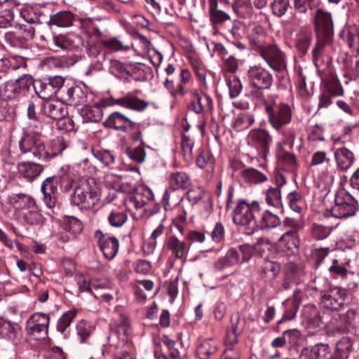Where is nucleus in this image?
<instances>
[{"label": "nucleus", "instance_id": "dca6fc26", "mask_svg": "<svg viewBox=\"0 0 359 359\" xmlns=\"http://www.w3.org/2000/svg\"><path fill=\"white\" fill-rule=\"evenodd\" d=\"M0 336L18 345L22 340V331L18 323L0 317Z\"/></svg>", "mask_w": 359, "mask_h": 359}, {"label": "nucleus", "instance_id": "c03bdc74", "mask_svg": "<svg viewBox=\"0 0 359 359\" xmlns=\"http://www.w3.org/2000/svg\"><path fill=\"white\" fill-rule=\"evenodd\" d=\"M325 88L326 92L333 97H341L344 94V88L339 80L334 76H331L325 82Z\"/></svg>", "mask_w": 359, "mask_h": 359}, {"label": "nucleus", "instance_id": "49530a36", "mask_svg": "<svg viewBox=\"0 0 359 359\" xmlns=\"http://www.w3.org/2000/svg\"><path fill=\"white\" fill-rule=\"evenodd\" d=\"M276 156L278 161L288 169L292 170L294 168L296 165L295 156L289 151L283 150L280 143L278 144Z\"/></svg>", "mask_w": 359, "mask_h": 359}, {"label": "nucleus", "instance_id": "052dcab7", "mask_svg": "<svg viewBox=\"0 0 359 359\" xmlns=\"http://www.w3.org/2000/svg\"><path fill=\"white\" fill-rule=\"evenodd\" d=\"M204 191L201 187H194L187 191L186 198L192 205H194L202 199Z\"/></svg>", "mask_w": 359, "mask_h": 359}, {"label": "nucleus", "instance_id": "412c9836", "mask_svg": "<svg viewBox=\"0 0 359 359\" xmlns=\"http://www.w3.org/2000/svg\"><path fill=\"white\" fill-rule=\"evenodd\" d=\"M248 140L263 154H266L272 138L268 131L260 129L251 130L248 135Z\"/></svg>", "mask_w": 359, "mask_h": 359}, {"label": "nucleus", "instance_id": "4468645a", "mask_svg": "<svg viewBox=\"0 0 359 359\" xmlns=\"http://www.w3.org/2000/svg\"><path fill=\"white\" fill-rule=\"evenodd\" d=\"M154 196L149 188H141L135 192L128 194L123 200L126 209L129 211L142 210L154 200Z\"/></svg>", "mask_w": 359, "mask_h": 359}, {"label": "nucleus", "instance_id": "7c9ffc66", "mask_svg": "<svg viewBox=\"0 0 359 359\" xmlns=\"http://www.w3.org/2000/svg\"><path fill=\"white\" fill-rule=\"evenodd\" d=\"M280 247H283L290 251L293 252L297 250L299 246V239L297 230L293 229L284 233L278 239Z\"/></svg>", "mask_w": 359, "mask_h": 359}, {"label": "nucleus", "instance_id": "1a4fd4ad", "mask_svg": "<svg viewBox=\"0 0 359 359\" xmlns=\"http://www.w3.org/2000/svg\"><path fill=\"white\" fill-rule=\"evenodd\" d=\"M257 53L274 71L281 72L286 69L285 55L276 44L269 43Z\"/></svg>", "mask_w": 359, "mask_h": 359}, {"label": "nucleus", "instance_id": "c756f323", "mask_svg": "<svg viewBox=\"0 0 359 359\" xmlns=\"http://www.w3.org/2000/svg\"><path fill=\"white\" fill-rule=\"evenodd\" d=\"M248 38L253 49L257 52L268 43L265 42L266 31L261 25H255Z\"/></svg>", "mask_w": 359, "mask_h": 359}, {"label": "nucleus", "instance_id": "37998d69", "mask_svg": "<svg viewBox=\"0 0 359 359\" xmlns=\"http://www.w3.org/2000/svg\"><path fill=\"white\" fill-rule=\"evenodd\" d=\"M128 216L123 210L117 208L109 210L107 215V220L111 226L114 227H121L127 221Z\"/></svg>", "mask_w": 359, "mask_h": 359}, {"label": "nucleus", "instance_id": "a19ab883", "mask_svg": "<svg viewBox=\"0 0 359 359\" xmlns=\"http://www.w3.org/2000/svg\"><path fill=\"white\" fill-rule=\"evenodd\" d=\"M352 348V343L348 337H343L336 344L334 357L337 359H347Z\"/></svg>", "mask_w": 359, "mask_h": 359}, {"label": "nucleus", "instance_id": "423d86ee", "mask_svg": "<svg viewBox=\"0 0 359 359\" xmlns=\"http://www.w3.org/2000/svg\"><path fill=\"white\" fill-rule=\"evenodd\" d=\"M358 210L356 201L344 190H339L334 194V205L330 211L332 217L346 218L353 216Z\"/></svg>", "mask_w": 359, "mask_h": 359}, {"label": "nucleus", "instance_id": "0eeeda50", "mask_svg": "<svg viewBox=\"0 0 359 359\" xmlns=\"http://www.w3.org/2000/svg\"><path fill=\"white\" fill-rule=\"evenodd\" d=\"M34 79L29 74H24L14 80L8 81L0 86V97L5 100L17 99L29 90Z\"/></svg>", "mask_w": 359, "mask_h": 359}, {"label": "nucleus", "instance_id": "69168bd1", "mask_svg": "<svg viewBox=\"0 0 359 359\" xmlns=\"http://www.w3.org/2000/svg\"><path fill=\"white\" fill-rule=\"evenodd\" d=\"M57 126L60 130L71 132L75 130L74 121L69 116H62L57 119Z\"/></svg>", "mask_w": 359, "mask_h": 359}, {"label": "nucleus", "instance_id": "b1692460", "mask_svg": "<svg viewBox=\"0 0 359 359\" xmlns=\"http://www.w3.org/2000/svg\"><path fill=\"white\" fill-rule=\"evenodd\" d=\"M112 103L129 109L139 111L144 110L148 106V103L147 102L131 94H127L126 95L117 99L113 98Z\"/></svg>", "mask_w": 359, "mask_h": 359}, {"label": "nucleus", "instance_id": "79ce46f5", "mask_svg": "<svg viewBox=\"0 0 359 359\" xmlns=\"http://www.w3.org/2000/svg\"><path fill=\"white\" fill-rule=\"evenodd\" d=\"M50 48L55 51L67 50L72 46V41L65 35H53L47 40Z\"/></svg>", "mask_w": 359, "mask_h": 359}, {"label": "nucleus", "instance_id": "4d7b16f0", "mask_svg": "<svg viewBox=\"0 0 359 359\" xmlns=\"http://www.w3.org/2000/svg\"><path fill=\"white\" fill-rule=\"evenodd\" d=\"M282 136V141L284 144H287L290 148H292L296 137V133L292 128H282L280 130H276Z\"/></svg>", "mask_w": 359, "mask_h": 359}, {"label": "nucleus", "instance_id": "f257e3e1", "mask_svg": "<svg viewBox=\"0 0 359 359\" xmlns=\"http://www.w3.org/2000/svg\"><path fill=\"white\" fill-rule=\"evenodd\" d=\"M29 131L24 133L18 142V156L25 158L48 162L60 154L63 149H56L46 145L41 139L44 124L40 117L30 120Z\"/></svg>", "mask_w": 359, "mask_h": 359}, {"label": "nucleus", "instance_id": "603ef678", "mask_svg": "<svg viewBox=\"0 0 359 359\" xmlns=\"http://www.w3.org/2000/svg\"><path fill=\"white\" fill-rule=\"evenodd\" d=\"M77 311L75 309L69 310L65 312L59 319L57 330L63 333L66 329L71 325L72 320L75 318Z\"/></svg>", "mask_w": 359, "mask_h": 359}, {"label": "nucleus", "instance_id": "09e8293b", "mask_svg": "<svg viewBox=\"0 0 359 359\" xmlns=\"http://www.w3.org/2000/svg\"><path fill=\"white\" fill-rule=\"evenodd\" d=\"M91 151L94 157L106 166H110L114 163L115 156L109 150L93 147Z\"/></svg>", "mask_w": 359, "mask_h": 359}, {"label": "nucleus", "instance_id": "680f3d73", "mask_svg": "<svg viewBox=\"0 0 359 359\" xmlns=\"http://www.w3.org/2000/svg\"><path fill=\"white\" fill-rule=\"evenodd\" d=\"M14 13L11 9H5L0 12V28L6 29L12 26Z\"/></svg>", "mask_w": 359, "mask_h": 359}, {"label": "nucleus", "instance_id": "2eb2a0df", "mask_svg": "<svg viewBox=\"0 0 359 359\" xmlns=\"http://www.w3.org/2000/svg\"><path fill=\"white\" fill-rule=\"evenodd\" d=\"M191 95L193 100L189 103L187 108L189 110L199 114L204 111H212L213 109V101L210 95L198 90H191Z\"/></svg>", "mask_w": 359, "mask_h": 359}, {"label": "nucleus", "instance_id": "c9c22d12", "mask_svg": "<svg viewBox=\"0 0 359 359\" xmlns=\"http://www.w3.org/2000/svg\"><path fill=\"white\" fill-rule=\"evenodd\" d=\"M280 270V264L276 262L265 261L261 269V278L266 281L273 280Z\"/></svg>", "mask_w": 359, "mask_h": 359}, {"label": "nucleus", "instance_id": "58836bf2", "mask_svg": "<svg viewBox=\"0 0 359 359\" xmlns=\"http://www.w3.org/2000/svg\"><path fill=\"white\" fill-rule=\"evenodd\" d=\"M217 342L210 339H205L198 346L196 354L200 359H207L217 351Z\"/></svg>", "mask_w": 359, "mask_h": 359}, {"label": "nucleus", "instance_id": "3c124183", "mask_svg": "<svg viewBox=\"0 0 359 359\" xmlns=\"http://www.w3.org/2000/svg\"><path fill=\"white\" fill-rule=\"evenodd\" d=\"M196 164L201 168H210L213 170L214 158L209 151L201 149L196 158Z\"/></svg>", "mask_w": 359, "mask_h": 359}, {"label": "nucleus", "instance_id": "bf43d9fd", "mask_svg": "<svg viewBox=\"0 0 359 359\" xmlns=\"http://www.w3.org/2000/svg\"><path fill=\"white\" fill-rule=\"evenodd\" d=\"M318 165H325V167L328 166V165H332L331 161L327 156L326 152L318 151L313 154L311 161V165L316 166Z\"/></svg>", "mask_w": 359, "mask_h": 359}, {"label": "nucleus", "instance_id": "4c0bfd02", "mask_svg": "<svg viewBox=\"0 0 359 359\" xmlns=\"http://www.w3.org/2000/svg\"><path fill=\"white\" fill-rule=\"evenodd\" d=\"M102 43L104 48L113 52H126L133 46L131 43H126L116 37L102 40Z\"/></svg>", "mask_w": 359, "mask_h": 359}, {"label": "nucleus", "instance_id": "338daca9", "mask_svg": "<svg viewBox=\"0 0 359 359\" xmlns=\"http://www.w3.org/2000/svg\"><path fill=\"white\" fill-rule=\"evenodd\" d=\"M182 149L185 158H190L192 155L194 141L187 135H182L181 140Z\"/></svg>", "mask_w": 359, "mask_h": 359}, {"label": "nucleus", "instance_id": "9b49d317", "mask_svg": "<svg viewBox=\"0 0 359 359\" xmlns=\"http://www.w3.org/2000/svg\"><path fill=\"white\" fill-rule=\"evenodd\" d=\"M250 253L251 248L249 245H241L238 250L231 248L225 256L215 262L214 267L217 271H223L239 263L241 256L243 262L248 261L250 258Z\"/></svg>", "mask_w": 359, "mask_h": 359}, {"label": "nucleus", "instance_id": "e2e57ef3", "mask_svg": "<svg viewBox=\"0 0 359 359\" xmlns=\"http://www.w3.org/2000/svg\"><path fill=\"white\" fill-rule=\"evenodd\" d=\"M330 229L325 226L315 224L311 230L312 236L316 240L326 238L330 233Z\"/></svg>", "mask_w": 359, "mask_h": 359}, {"label": "nucleus", "instance_id": "393cba45", "mask_svg": "<svg viewBox=\"0 0 359 359\" xmlns=\"http://www.w3.org/2000/svg\"><path fill=\"white\" fill-rule=\"evenodd\" d=\"M87 95L86 87L76 85L67 90L65 99L69 104L78 106L86 102Z\"/></svg>", "mask_w": 359, "mask_h": 359}, {"label": "nucleus", "instance_id": "5701e85b", "mask_svg": "<svg viewBox=\"0 0 359 359\" xmlns=\"http://www.w3.org/2000/svg\"><path fill=\"white\" fill-rule=\"evenodd\" d=\"M334 156L337 168L342 171L348 170L355 161L353 152L344 147L337 148Z\"/></svg>", "mask_w": 359, "mask_h": 359}, {"label": "nucleus", "instance_id": "de8ad7c7", "mask_svg": "<svg viewBox=\"0 0 359 359\" xmlns=\"http://www.w3.org/2000/svg\"><path fill=\"white\" fill-rule=\"evenodd\" d=\"M34 88L38 96L43 100L49 99L56 94L46 80L36 81Z\"/></svg>", "mask_w": 359, "mask_h": 359}, {"label": "nucleus", "instance_id": "8fccbe9b", "mask_svg": "<svg viewBox=\"0 0 359 359\" xmlns=\"http://www.w3.org/2000/svg\"><path fill=\"white\" fill-rule=\"evenodd\" d=\"M81 115L86 121L90 122H99L102 118V109L98 107H90L86 106L81 109Z\"/></svg>", "mask_w": 359, "mask_h": 359}, {"label": "nucleus", "instance_id": "774afa93", "mask_svg": "<svg viewBox=\"0 0 359 359\" xmlns=\"http://www.w3.org/2000/svg\"><path fill=\"white\" fill-rule=\"evenodd\" d=\"M255 121L254 117L249 113H243L238 116L236 120V126L241 128H247L252 126Z\"/></svg>", "mask_w": 359, "mask_h": 359}, {"label": "nucleus", "instance_id": "c85d7f7f", "mask_svg": "<svg viewBox=\"0 0 359 359\" xmlns=\"http://www.w3.org/2000/svg\"><path fill=\"white\" fill-rule=\"evenodd\" d=\"M105 123L109 128L122 131H126L128 126L133 124V121L128 117L118 111L111 114L107 118Z\"/></svg>", "mask_w": 359, "mask_h": 359}, {"label": "nucleus", "instance_id": "f8f14e48", "mask_svg": "<svg viewBox=\"0 0 359 359\" xmlns=\"http://www.w3.org/2000/svg\"><path fill=\"white\" fill-rule=\"evenodd\" d=\"M314 29L317 38L330 39L333 34L332 14L322 8H318L313 15Z\"/></svg>", "mask_w": 359, "mask_h": 359}, {"label": "nucleus", "instance_id": "bb28decb", "mask_svg": "<svg viewBox=\"0 0 359 359\" xmlns=\"http://www.w3.org/2000/svg\"><path fill=\"white\" fill-rule=\"evenodd\" d=\"M18 171L25 178L32 180L38 177L43 170V165L34 161H24L18 164Z\"/></svg>", "mask_w": 359, "mask_h": 359}, {"label": "nucleus", "instance_id": "cd10ccee", "mask_svg": "<svg viewBox=\"0 0 359 359\" xmlns=\"http://www.w3.org/2000/svg\"><path fill=\"white\" fill-rule=\"evenodd\" d=\"M76 20V16L69 11H60L50 16L48 24L60 27H69Z\"/></svg>", "mask_w": 359, "mask_h": 359}, {"label": "nucleus", "instance_id": "2f4dec72", "mask_svg": "<svg viewBox=\"0 0 359 359\" xmlns=\"http://www.w3.org/2000/svg\"><path fill=\"white\" fill-rule=\"evenodd\" d=\"M43 114L53 119L62 118L65 116L66 110L63 104L59 102H46L43 104Z\"/></svg>", "mask_w": 359, "mask_h": 359}, {"label": "nucleus", "instance_id": "6e6552de", "mask_svg": "<svg viewBox=\"0 0 359 359\" xmlns=\"http://www.w3.org/2000/svg\"><path fill=\"white\" fill-rule=\"evenodd\" d=\"M246 76L249 85L256 89L253 96L257 100H260V97L257 96L256 93L262 92V90H269L273 82V75L259 65L250 67Z\"/></svg>", "mask_w": 359, "mask_h": 359}, {"label": "nucleus", "instance_id": "ea45409f", "mask_svg": "<svg viewBox=\"0 0 359 359\" xmlns=\"http://www.w3.org/2000/svg\"><path fill=\"white\" fill-rule=\"evenodd\" d=\"M208 3L210 20L212 24L222 23L229 19V15L226 13L217 9V0Z\"/></svg>", "mask_w": 359, "mask_h": 359}, {"label": "nucleus", "instance_id": "864d4df0", "mask_svg": "<svg viewBox=\"0 0 359 359\" xmlns=\"http://www.w3.org/2000/svg\"><path fill=\"white\" fill-rule=\"evenodd\" d=\"M231 98L236 97L242 90V84L240 79L236 76H231L226 80Z\"/></svg>", "mask_w": 359, "mask_h": 359}, {"label": "nucleus", "instance_id": "ddd939ff", "mask_svg": "<svg viewBox=\"0 0 359 359\" xmlns=\"http://www.w3.org/2000/svg\"><path fill=\"white\" fill-rule=\"evenodd\" d=\"M347 297L346 289L337 286L332 287L322 295L321 304L327 309L337 311L345 304Z\"/></svg>", "mask_w": 359, "mask_h": 359}, {"label": "nucleus", "instance_id": "f3484780", "mask_svg": "<svg viewBox=\"0 0 359 359\" xmlns=\"http://www.w3.org/2000/svg\"><path fill=\"white\" fill-rule=\"evenodd\" d=\"M43 202L49 209H53L57 202V181L55 177H47L41 184Z\"/></svg>", "mask_w": 359, "mask_h": 359}, {"label": "nucleus", "instance_id": "13d9d810", "mask_svg": "<svg viewBox=\"0 0 359 359\" xmlns=\"http://www.w3.org/2000/svg\"><path fill=\"white\" fill-rule=\"evenodd\" d=\"M245 319L238 313H235L231 318L229 330L241 334L245 328Z\"/></svg>", "mask_w": 359, "mask_h": 359}, {"label": "nucleus", "instance_id": "5fc2aeb1", "mask_svg": "<svg viewBox=\"0 0 359 359\" xmlns=\"http://www.w3.org/2000/svg\"><path fill=\"white\" fill-rule=\"evenodd\" d=\"M289 8H292L290 0H273L271 4L273 13L278 17L285 15Z\"/></svg>", "mask_w": 359, "mask_h": 359}, {"label": "nucleus", "instance_id": "a211bd4d", "mask_svg": "<svg viewBox=\"0 0 359 359\" xmlns=\"http://www.w3.org/2000/svg\"><path fill=\"white\" fill-rule=\"evenodd\" d=\"M95 237L104 256L109 260L114 259L118 250L119 243L118 239L114 236H107L100 231H96Z\"/></svg>", "mask_w": 359, "mask_h": 359}, {"label": "nucleus", "instance_id": "9d476101", "mask_svg": "<svg viewBox=\"0 0 359 359\" xmlns=\"http://www.w3.org/2000/svg\"><path fill=\"white\" fill-rule=\"evenodd\" d=\"M50 317L43 313H35L27 320V333L36 340L45 339L48 335Z\"/></svg>", "mask_w": 359, "mask_h": 359}, {"label": "nucleus", "instance_id": "a878e982", "mask_svg": "<svg viewBox=\"0 0 359 359\" xmlns=\"http://www.w3.org/2000/svg\"><path fill=\"white\" fill-rule=\"evenodd\" d=\"M26 67L27 62L25 58L20 56H12L0 59V73L1 74H7L11 71Z\"/></svg>", "mask_w": 359, "mask_h": 359}, {"label": "nucleus", "instance_id": "6e6d98bb", "mask_svg": "<svg viewBox=\"0 0 359 359\" xmlns=\"http://www.w3.org/2000/svg\"><path fill=\"white\" fill-rule=\"evenodd\" d=\"M55 177L57 179V184H60L61 189L64 192H68L72 189L74 180L69 173L62 172L58 177Z\"/></svg>", "mask_w": 359, "mask_h": 359}, {"label": "nucleus", "instance_id": "4be33fe9", "mask_svg": "<svg viewBox=\"0 0 359 359\" xmlns=\"http://www.w3.org/2000/svg\"><path fill=\"white\" fill-rule=\"evenodd\" d=\"M165 248L175 259H179L186 257L189 248L184 241L180 240L175 236H170L165 240Z\"/></svg>", "mask_w": 359, "mask_h": 359}, {"label": "nucleus", "instance_id": "a18cd8bd", "mask_svg": "<svg viewBox=\"0 0 359 359\" xmlns=\"http://www.w3.org/2000/svg\"><path fill=\"white\" fill-rule=\"evenodd\" d=\"M242 178L248 183L257 184L267 180L266 176L254 168H248L241 171Z\"/></svg>", "mask_w": 359, "mask_h": 359}, {"label": "nucleus", "instance_id": "0e129e2a", "mask_svg": "<svg viewBox=\"0 0 359 359\" xmlns=\"http://www.w3.org/2000/svg\"><path fill=\"white\" fill-rule=\"evenodd\" d=\"M77 335L80 338L81 342L86 341L90 334V326L85 320H81L76 325Z\"/></svg>", "mask_w": 359, "mask_h": 359}, {"label": "nucleus", "instance_id": "f704fd0d", "mask_svg": "<svg viewBox=\"0 0 359 359\" xmlns=\"http://www.w3.org/2000/svg\"><path fill=\"white\" fill-rule=\"evenodd\" d=\"M286 199L290 208L297 213H300L305 208V199L299 191H292L290 192L287 195Z\"/></svg>", "mask_w": 359, "mask_h": 359}, {"label": "nucleus", "instance_id": "20e7f679", "mask_svg": "<svg viewBox=\"0 0 359 359\" xmlns=\"http://www.w3.org/2000/svg\"><path fill=\"white\" fill-rule=\"evenodd\" d=\"M261 212V207L258 201L250 203L245 200H239L233 212V222L243 228L245 234L250 235L258 227V215Z\"/></svg>", "mask_w": 359, "mask_h": 359}, {"label": "nucleus", "instance_id": "f03ea898", "mask_svg": "<svg viewBox=\"0 0 359 359\" xmlns=\"http://www.w3.org/2000/svg\"><path fill=\"white\" fill-rule=\"evenodd\" d=\"M6 203L13 207V218L26 229H41L46 222L36 199L25 193L8 195Z\"/></svg>", "mask_w": 359, "mask_h": 359}, {"label": "nucleus", "instance_id": "473e14b6", "mask_svg": "<svg viewBox=\"0 0 359 359\" xmlns=\"http://www.w3.org/2000/svg\"><path fill=\"white\" fill-rule=\"evenodd\" d=\"M336 170L332 165H328L319 173L318 180L323 184V191L327 195L334 181Z\"/></svg>", "mask_w": 359, "mask_h": 359}, {"label": "nucleus", "instance_id": "72a5a7b5", "mask_svg": "<svg viewBox=\"0 0 359 359\" xmlns=\"http://www.w3.org/2000/svg\"><path fill=\"white\" fill-rule=\"evenodd\" d=\"M189 175L184 172H175L170 175V184L173 189H186L191 184Z\"/></svg>", "mask_w": 359, "mask_h": 359}, {"label": "nucleus", "instance_id": "aec40b11", "mask_svg": "<svg viewBox=\"0 0 359 359\" xmlns=\"http://www.w3.org/2000/svg\"><path fill=\"white\" fill-rule=\"evenodd\" d=\"M276 180V186L269 187L264 193V196L265 201L269 206L279 209L283 207L280 189L285 184V180L282 175H277Z\"/></svg>", "mask_w": 359, "mask_h": 359}, {"label": "nucleus", "instance_id": "6ab92c4d", "mask_svg": "<svg viewBox=\"0 0 359 359\" xmlns=\"http://www.w3.org/2000/svg\"><path fill=\"white\" fill-rule=\"evenodd\" d=\"M332 357L330 346L321 343L304 348L299 355V359H332Z\"/></svg>", "mask_w": 359, "mask_h": 359}, {"label": "nucleus", "instance_id": "e433bc0d", "mask_svg": "<svg viewBox=\"0 0 359 359\" xmlns=\"http://www.w3.org/2000/svg\"><path fill=\"white\" fill-rule=\"evenodd\" d=\"M280 224V218L269 210H265L261 214L260 219L257 221L258 226L260 229H272Z\"/></svg>", "mask_w": 359, "mask_h": 359}, {"label": "nucleus", "instance_id": "7ed1b4c3", "mask_svg": "<svg viewBox=\"0 0 359 359\" xmlns=\"http://www.w3.org/2000/svg\"><path fill=\"white\" fill-rule=\"evenodd\" d=\"M261 104L266 114L268 122L276 130H280L292 121V109L286 103L277 104L276 99L271 95L265 96L262 92H257Z\"/></svg>", "mask_w": 359, "mask_h": 359}, {"label": "nucleus", "instance_id": "39448f33", "mask_svg": "<svg viewBox=\"0 0 359 359\" xmlns=\"http://www.w3.org/2000/svg\"><path fill=\"white\" fill-rule=\"evenodd\" d=\"M100 201V193L88 180H81L71 197V203L80 209L93 208Z\"/></svg>", "mask_w": 359, "mask_h": 359}]
</instances>
